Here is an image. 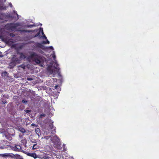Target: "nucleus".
Listing matches in <instances>:
<instances>
[{
	"label": "nucleus",
	"mask_w": 159,
	"mask_h": 159,
	"mask_svg": "<svg viewBox=\"0 0 159 159\" xmlns=\"http://www.w3.org/2000/svg\"><path fill=\"white\" fill-rule=\"evenodd\" d=\"M53 53L51 54V55L53 58L54 63L53 66H52L53 63L50 62V61H48L47 64L48 66L47 70L50 75L52 77H55L58 74L59 75V70L60 68L58 67L59 65L57 63V61L56 60V55L55 54V52L53 51Z\"/></svg>",
	"instance_id": "f257e3e1"
},
{
	"label": "nucleus",
	"mask_w": 159,
	"mask_h": 159,
	"mask_svg": "<svg viewBox=\"0 0 159 159\" xmlns=\"http://www.w3.org/2000/svg\"><path fill=\"white\" fill-rule=\"evenodd\" d=\"M15 130L12 128L0 129V133H3L5 138L9 140H12V137L15 135Z\"/></svg>",
	"instance_id": "f03ea898"
},
{
	"label": "nucleus",
	"mask_w": 159,
	"mask_h": 159,
	"mask_svg": "<svg viewBox=\"0 0 159 159\" xmlns=\"http://www.w3.org/2000/svg\"><path fill=\"white\" fill-rule=\"evenodd\" d=\"M50 138L51 141L54 143L55 146L57 149L60 150L61 149V147L59 138L56 135H55L54 136H45L44 138L47 140Z\"/></svg>",
	"instance_id": "7ed1b4c3"
},
{
	"label": "nucleus",
	"mask_w": 159,
	"mask_h": 159,
	"mask_svg": "<svg viewBox=\"0 0 159 159\" xmlns=\"http://www.w3.org/2000/svg\"><path fill=\"white\" fill-rule=\"evenodd\" d=\"M30 57L32 60H34L36 63L39 64L42 66L43 65V62L40 59V57L35 53H32L30 55Z\"/></svg>",
	"instance_id": "20e7f679"
},
{
	"label": "nucleus",
	"mask_w": 159,
	"mask_h": 159,
	"mask_svg": "<svg viewBox=\"0 0 159 159\" xmlns=\"http://www.w3.org/2000/svg\"><path fill=\"white\" fill-rule=\"evenodd\" d=\"M21 24L19 23H16L15 24L10 23L6 26V28L9 27L8 30L12 31H15L17 27L19 26H21Z\"/></svg>",
	"instance_id": "39448f33"
},
{
	"label": "nucleus",
	"mask_w": 159,
	"mask_h": 159,
	"mask_svg": "<svg viewBox=\"0 0 159 159\" xmlns=\"http://www.w3.org/2000/svg\"><path fill=\"white\" fill-rule=\"evenodd\" d=\"M50 129H52V131L51 132L52 134H54V133H55L56 128L53 126L52 123H50L49 127L46 128L44 133V134H48L50 133V130H49Z\"/></svg>",
	"instance_id": "423d86ee"
},
{
	"label": "nucleus",
	"mask_w": 159,
	"mask_h": 159,
	"mask_svg": "<svg viewBox=\"0 0 159 159\" xmlns=\"http://www.w3.org/2000/svg\"><path fill=\"white\" fill-rule=\"evenodd\" d=\"M40 32L43 35V39H45L46 40V41H43L42 42V43L44 44H49V41L48 40V39H47V38L46 37V36L44 34V33L43 32V28H40L39 31V32H38L37 34H36L34 36V37H35L38 36L40 34Z\"/></svg>",
	"instance_id": "0eeeda50"
},
{
	"label": "nucleus",
	"mask_w": 159,
	"mask_h": 159,
	"mask_svg": "<svg viewBox=\"0 0 159 159\" xmlns=\"http://www.w3.org/2000/svg\"><path fill=\"white\" fill-rule=\"evenodd\" d=\"M12 150L16 151H20L21 148V147L19 145H14L10 146Z\"/></svg>",
	"instance_id": "6e6552de"
},
{
	"label": "nucleus",
	"mask_w": 159,
	"mask_h": 159,
	"mask_svg": "<svg viewBox=\"0 0 159 159\" xmlns=\"http://www.w3.org/2000/svg\"><path fill=\"white\" fill-rule=\"evenodd\" d=\"M13 62L10 63V66H14L16 64H19L20 62V60L18 58H14L12 60Z\"/></svg>",
	"instance_id": "1a4fd4ad"
},
{
	"label": "nucleus",
	"mask_w": 159,
	"mask_h": 159,
	"mask_svg": "<svg viewBox=\"0 0 159 159\" xmlns=\"http://www.w3.org/2000/svg\"><path fill=\"white\" fill-rule=\"evenodd\" d=\"M13 153H5L4 154H0V156L3 157H13Z\"/></svg>",
	"instance_id": "9d476101"
},
{
	"label": "nucleus",
	"mask_w": 159,
	"mask_h": 159,
	"mask_svg": "<svg viewBox=\"0 0 159 159\" xmlns=\"http://www.w3.org/2000/svg\"><path fill=\"white\" fill-rule=\"evenodd\" d=\"M13 157H11V158H14L16 159H23L21 156L19 155L13 154Z\"/></svg>",
	"instance_id": "9b49d317"
},
{
	"label": "nucleus",
	"mask_w": 159,
	"mask_h": 159,
	"mask_svg": "<svg viewBox=\"0 0 159 159\" xmlns=\"http://www.w3.org/2000/svg\"><path fill=\"white\" fill-rule=\"evenodd\" d=\"M22 32H31V33H35V32H38V30H35L33 31L32 30H22L21 31Z\"/></svg>",
	"instance_id": "f8f14e48"
},
{
	"label": "nucleus",
	"mask_w": 159,
	"mask_h": 159,
	"mask_svg": "<svg viewBox=\"0 0 159 159\" xmlns=\"http://www.w3.org/2000/svg\"><path fill=\"white\" fill-rule=\"evenodd\" d=\"M28 155L30 156L34 157L35 158L37 157V156L35 153H29Z\"/></svg>",
	"instance_id": "ddd939ff"
},
{
	"label": "nucleus",
	"mask_w": 159,
	"mask_h": 159,
	"mask_svg": "<svg viewBox=\"0 0 159 159\" xmlns=\"http://www.w3.org/2000/svg\"><path fill=\"white\" fill-rule=\"evenodd\" d=\"M19 131H20L22 133H25L26 132V131L25 130V129L24 128L22 127L19 128Z\"/></svg>",
	"instance_id": "4468645a"
},
{
	"label": "nucleus",
	"mask_w": 159,
	"mask_h": 159,
	"mask_svg": "<svg viewBox=\"0 0 159 159\" xmlns=\"http://www.w3.org/2000/svg\"><path fill=\"white\" fill-rule=\"evenodd\" d=\"M6 7L4 5H0V10H6Z\"/></svg>",
	"instance_id": "2eb2a0df"
},
{
	"label": "nucleus",
	"mask_w": 159,
	"mask_h": 159,
	"mask_svg": "<svg viewBox=\"0 0 159 159\" xmlns=\"http://www.w3.org/2000/svg\"><path fill=\"white\" fill-rule=\"evenodd\" d=\"M35 132L37 135L39 136V133L40 132V129L39 128H37L35 129Z\"/></svg>",
	"instance_id": "dca6fc26"
},
{
	"label": "nucleus",
	"mask_w": 159,
	"mask_h": 159,
	"mask_svg": "<svg viewBox=\"0 0 159 159\" xmlns=\"http://www.w3.org/2000/svg\"><path fill=\"white\" fill-rule=\"evenodd\" d=\"M47 49L48 50H50L51 51H53L54 50V48L52 46H50L48 47H47Z\"/></svg>",
	"instance_id": "f3484780"
},
{
	"label": "nucleus",
	"mask_w": 159,
	"mask_h": 159,
	"mask_svg": "<svg viewBox=\"0 0 159 159\" xmlns=\"http://www.w3.org/2000/svg\"><path fill=\"white\" fill-rule=\"evenodd\" d=\"M20 58L24 59L25 58V56L24 54L22 53H21L20 54Z\"/></svg>",
	"instance_id": "a211bd4d"
},
{
	"label": "nucleus",
	"mask_w": 159,
	"mask_h": 159,
	"mask_svg": "<svg viewBox=\"0 0 159 159\" xmlns=\"http://www.w3.org/2000/svg\"><path fill=\"white\" fill-rule=\"evenodd\" d=\"M38 146H37L36 144H34L32 148V149L34 150L38 148Z\"/></svg>",
	"instance_id": "6ab92c4d"
},
{
	"label": "nucleus",
	"mask_w": 159,
	"mask_h": 159,
	"mask_svg": "<svg viewBox=\"0 0 159 159\" xmlns=\"http://www.w3.org/2000/svg\"><path fill=\"white\" fill-rule=\"evenodd\" d=\"M63 151H65L67 150V149L66 148V145L65 144H63Z\"/></svg>",
	"instance_id": "aec40b11"
},
{
	"label": "nucleus",
	"mask_w": 159,
	"mask_h": 159,
	"mask_svg": "<svg viewBox=\"0 0 159 159\" xmlns=\"http://www.w3.org/2000/svg\"><path fill=\"white\" fill-rule=\"evenodd\" d=\"M13 12H14V13H15L16 14V15L17 16V18L16 19L18 20V14H17L16 11H14Z\"/></svg>",
	"instance_id": "412c9836"
},
{
	"label": "nucleus",
	"mask_w": 159,
	"mask_h": 159,
	"mask_svg": "<svg viewBox=\"0 0 159 159\" xmlns=\"http://www.w3.org/2000/svg\"><path fill=\"white\" fill-rule=\"evenodd\" d=\"M45 115L44 114H41L40 115V117L42 118L43 117L45 116Z\"/></svg>",
	"instance_id": "4be33fe9"
},
{
	"label": "nucleus",
	"mask_w": 159,
	"mask_h": 159,
	"mask_svg": "<svg viewBox=\"0 0 159 159\" xmlns=\"http://www.w3.org/2000/svg\"><path fill=\"white\" fill-rule=\"evenodd\" d=\"M44 159H53V158L52 157H46L44 158Z\"/></svg>",
	"instance_id": "5701e85b"
},
{
	"label": "nucleus",
	"mask_w": 159,
	"mask_h": 159,
	"mask_svg": "<svg viewBox=\"0 0 159 159\" xmlns=\"http://www.w3.org/2000/svg\"><path fill=\"white\" fill-rule=\"evenodd\" d=\"M27 80H29V81H31V80H32V79L31 78H27Z\"/></svg>",
	"instance_id": "b1692460"
},
{
	"label": "nucleus",
	"mask_w": 159,
	"mask_h": 159,
	"mask_svg": "<svg viewBox=\"0 0 159 159\" xmlns=\"http://www.w3.org/2000/svg\"><path fill=\"white\" fill-rule=\"evenodd\" d=\"M27 102V101H26L25 100H22V102L23 103H26Z\"/></svg>",
	"instance_id": "393cba45"
},
{
	"label": "nucleus",
	"mask_w": 159,
	"mask_h": 159,
	"mask_svg": "<svg viewBox=\"0 0 159 159\" xmlns=\"http://www.w3.org/2000/svg\"><path fill=\"white\" fill-rule=\"evenodd\" d=\"M5 148V146H0V149H3Z\"/></svg>",
	"instance_id": "a878e982"
},
{
	"label": "nucleus",
	"mask_w": 159,
	"mask_h": 159,
	"mask_svg": "<svg viewBox=\"0 0 159 159\" xmlns=\"http://www.w3.org/2000/svg\"><path fill=\"white\" fill-rule=\"evenodd\" d=\"M10 35L11 36H15L14 34L13 33H11L10 34Z\"/></svg>",
	"instance_id": "bb28decb"
},
{
	"label": "nucleus",
	"mask_w": 159,
	"mask_h": 159,
	"mask_svg": "<svg viewBox=\"0 0 159 159\" xmlns=\"http://www.w3.org/2000/svg\"><path fill=\"white\" fill-rule=\"evenodd\" d=\"M34 26V25H28V27H33V26Z\"/></svg>",
	"instance_id": "cd10ccee"
},
{
	"label": "nucleus",
	"mask_w": 159,
	"mask_h": 159,
	"mask_svg": "<svg viewBox=\"0 0 159 159\" xmlns=\"http://www.w3.org/2000/svg\"><path fill=\"white\" fill-rule=\"evenodd\" d=\"M31 125L33 126H37L36 125H35L34 123L32 124H31Z\"/></svg>",
	"instance_id": "c85d7f7f"
},
{
	"label": "nucleus",
	"mask_w": 159,
	"mask_h": 159,
	"mask_svg": "<svg viewBox=\"0 0 159 159\" xmlns=\"http://www.w3.org/2000/svg\"><path fill=\"white\" fill-rule=\"evenodd\" d=\"M9 6H10L11 7H12V5L11 3H9Z\"/></svg>",
	"instance_id": "c756f323"
},
{
	"label": "nucleus",
	"mask_w": 159,
	"mask_h": 159,
	"mask_svg": "<svg viewBox=\"0 0 159 159\" xmlns=\"http://www.w3.org/2000/svg\"><path fill=\"white\" fill-rule=\"evenodd\" d=\"M7 74V72H5L4 73H3L2 74V75H3V74H4L5 75H6Z\"/></svg>",
	"instance_id": "7c9ffc66"
},
{
	"label": "nucleus",
	"mask_w": 159,
	"mask_h": 159,
	"mask_svg": "<svg viewBox=\"0 0 159 159\" xmlns=\"http://www.w3.org/2000/svg\"><path fill=\"white\" fill-rule=\"evenodd\" d=\"M58 85H56V86H55V88L56 89H57V88H58Z\"/></svg>",
	"instance_id": "2f4dec72"
},
{
	"label": "nucleus",
	"mask_w": 159,
	"mask_h": 159,
	"mask_svg": "<svg viewBox=\"0 0 159 159\" xmlns=\"http://www.w3.org/2000/svg\"><path fill=\"white\" fill-rule=\"evenodd\" d=\"M53 80H54V81H56L57 80V79H53Z\"/></svg>",
	"instance_id": "473e14b6"
},
{
	"label": "nucleus",
	"mask_w": 159,
	"mask_h": 159,
	"mask_svg": "<svg viewBox=\"0 0 159 159\" xmlns=\"http://www.w3.org/2000/svg\"><path fill=\"white\" fill-rule=\"evenodd\" d=\"M29 111H29V110H26V111H25V112H26V113H28Z\"/></svg>",
	"instance_id": "72a5a7b5"
},
{
	"label": "nucleus",
	"mask_w": 159,
	"mask_h": 159,
	"mask_svg": "<svg viewBox=\"0 0 159 159\" xmlns=\"http://www.w3.org/2000/svg\"><path fill=\"white\" fill-rule=\"evenodd\" d=\"M21 67L23 68L24 69L25 68V66H22Z\"/></svg>",
	"instance_id": "f704fd0d"
},
{
	"label": "nucleus",
	"mask_w": 159,
	"mask_h": 159,
	"mask_svg": "<svg viewBox=\"0 0 159 159\" xmlns=\"http://www.w3.org/2000/svg\"><path fill=\"white\" fill-rule=\"evenodd\" d=\"M1 19V18L0 17V19Z\"/></svg>",
	"instance_id": "c9c22d12"
}]
</instances>
